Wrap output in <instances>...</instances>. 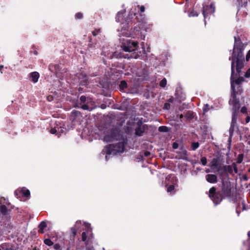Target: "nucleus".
Instances as JSON below:
<instances>
[{"instance_id":"f257e3e1","label":"nucleus","mask_w":250,"mask_h":250,"mask_svg":"<svg viewBox=\"0 0 250 250\" xmlns=\"http://www.w3.org/2000/svg\"><path fill=\"white\" fill-rule=\"evenodd\" d=\"M234 43L231 56L229 60L231 62V98L232 94L234 92L235 98L237 94H241L243 92L241 84L245 81L244 77L240 76L242 75V69L244 66L245 57L243 51L245 45L242 42L239 37H234Z\"/></svg>"},{"instance_id":"f03ea898","label":"nucleus","mask_w":250,"mask_h":250,"mask_svg":"<svg viewBox=\"0 0 250 250\" xmlns=\"http://www.w3.org/2000/svg\"><path fill=\"white\" fill-rule=\"evenodd\" d=\"M139 17H136L138 23H135L131 20L123 22L120 29H118V32H120L119 35L126 37H131L133 38H140L144 40L145 36L143 34V32L146 31V22L141 14H139Z\"/></svg>"},{"instance_id":"7ed1b4c3","label":"nucleus","mask_w":250,"mask_h":250,"mask_svg":"<svg viewBox=\"0 0 250 250\" xmlns=\"http://www.w3.org/2000/svg\"><path fill=\"white\" fill-rule=\"evenodd\" d=\"M121 47L125 52H128V54L123 53V58L130 59H137L141 56V52L137 51L138 42L131 39H124L122 40Z\"/></svg>"},{"instance_id":"20e7f679","label":"nucleus","mask_w":250,"mask_h":250,"mask_svg":"<svg viewBox=\"0 0 250 250\" xmlns=\"http://www.w3.org/2000/svg\"><path fill=\"white\" fill-rule=\"evenodd\" d=\"M124 151V144L123 142H119L115 144H110L107 146L103 149L101 155H105V160L107 161L109 159V156L111 155H115L118 153L123 152Z\"/></svg>"},{"instance_id":"39448f33","label":"nucleus","mask_w":250,"mask_h":250,"mask_svg":"<svg viewBox=\"0 0 250 250\" xmlns=\"http://www.w3.org/2000/svg\"><path fill=\"white\" fill-rule=\"evenodd\" d=\"M81 221H77L74 227L71 228L68 237H65L63 241V248L66 250H69L75 245V238L77 234V230L79 229Z\"/></svg>"},{"instance_id":"423d86ee","label":"nucleus","mask_w":250,"mask_h":250,"mask_svg":"<svg viewBox=\"0 0 250 250\" xmlns=\"http://www.w3.org/2000/svg\"><path fill=\"white\" fill-rule=\"evenodd\" d=\"M101 55L102 57L103 62L105 65H107L106 59H112L113 58H122L123 56V53L111 50V48L107 47H104L102 49Z\"/></svg>"},{"instance_id":"0eeeda50","label":"nucleus","mask_w":250,"mask_h":250,"mask_svg":"<svg viewBox=\"0 0 250 250\" xmlns=\"http://www.w3.org/2000/svg\"><path fill=\"white\" fill-rule=\"evenodd\" d=\"M84 224L87 229L82 234V241L84 242L86 247V250H92L90 245L92 243L94 237L92 233L91 229L90 228V224L86 223H84Z\"/></svg>"},{"instance_id":"6e6552de","label":"nucleus","mask_w":250,"mask_h":250,"mask_svg":"<svg viewBox=\"0 0 250 250\" xmlns=\"http://www.w3.org/2000/svg\"><path fill=\"white\" fill-rule=\"evenodd\" d=\"M229 104L233 106L231 121L237 122V119L240 108L239 100L235 98L234 92L232 94V99L229 101Z\"/></svg>"},{"instance_id":"1a4fd4ad","label":"nucleus","mask_w":250,"mask_h":250,"mask_svg":"<svg viewBox=\"0 0 250 250\" xmlns=\"http://www.w3.org/2000/svg\"><path fill=\"white\" fill-rule=\"evenodd\" d=\"M209 197L215 206L219 204L223 199V196L219 191H216L215 187L211 188L209 190Z\"/></svg>"},{"instance_id":"9d476101","label":"nucleus","mask_w":250,"mask_h":250,"mask_svg":"<svg viewBox=\"0 0 250 250\" xmlns=\"http://www.w3.org/2000/svg\"><path fill=\"white\" fill-rule=\"evenodd\" d=\"M222 191L224 197H230L231 193V188L230 182L225 181L222 180Z\"/></svg>"},{"instance_id":"9b49d317","label":"nucleus","mask_w":250,"mask_h":250,"mask_svg":"<svg viewBox=\"0 0 250 250\" xmlns=\"http://www.w3.org/2000/svg\"><path fill=\"white\" fill-rule=\"evenodd\" d=\"M215 5L213 3H211L209 5H206L203 7V15L204 17V22L206 24V19L208 17V15L213 14L215 12Z\"/></svg>"},{"instance_id":"f8f14e48","label":"nucleus","mask_w":250,"mask_h":250,"mask_svg":"<svg viewBox=\"0 0 250 250\" xmlns=\"http://www.w3.org/2000/svg\"><path fill=\"white\" fill-rule=\"evenodd\" d=\"M69 118L72 123H80L82 121L83 116L80 111L73 110L71 112Z\"/></svg>"},{"instance_id":"ddd939ff","label":"nucleus","mask_w":250,"mask_h":250,"mask_svg":"<svg viewBox=\"0 0 250 250\" xmlns=\"http://www.w3.org/2000/svg\"><path fill=\"white\" fill-rule=\"evenodd\" d=\"M94 104L95 103L93 100H89V102H87V103L81 105H75L74 107L82 109L84 110L91 111L95 108Z\"/></svg>"},{"instance_id":"4468645a","label":"nucleus","mask_w":250,"mask_h":250,"mask_svg":"<svg viewBox=\"0 0 250 250\" xmlns=\"http://www.w3.org/2000/svg\"><path fill=\"white\" fill-rule=\"evenodd\" d=\"M138 127L135 128V134L136 136H142L145 130L147 128L146 125H143L141 121L137 123Z\"/></svg>"},{"instance_id":"2eb2a0df","label":"nucleus","mask_w":250,"mask_h":250,"mask_svg":"<svg viewBox=\"0 0 250 250\" xmlns=\"http://www.w3.org/2000/svg\"><path fill=\"white\" fill-rule=\"evenodd\" d=\"M208 166L213 171L221 167L220 159L219 157L213 158L209 163Z\"/></svg>"},{"instance_id":"dca6fc26","label":"nucleus","mask_w":250,"mask_h":250,"mask_svg":"<svg viewBox=\"0 0 250 250\" xmlns=\"http://www.w3.org/2000/svg\"><path fill=\"white\" fill-rule=\"evenodd\" d=\"M118 133V131L116 129H112L110 131V134L105 135L104 137V141L106 142H109L117 139V135Z\"/></svg>"},{"instance_id":"f3484780","label":"nucleus","mask_w":250,"mask_h":250,"mask_svg":"<svg viewBox=\"0 0 250 250\" xmlns=\"http://www.w3.org/2000/svg\"><path fill=\"white\" fill-rule=\"evenodd\" d=\"M78 75L81 85L82 86H86L87 85L88 81L87 76L83 72L78 74Z\"/></svg>"},{"instance_id":"a211bd4d","label":"nucleus","mask_w":250,"mask_h":250,"mask_svg":"<svg viewBox=\"0 0 250 250\" xmlns=\"http://www.w3.org/2000/svg\"><path fill=\"white\" fill-rule=\"evenodd\" d=\"M235 129H238V127L237 125V122H231L230 126L229 129V140H231L233 134V132Z\"/></svg>"},{"instance_id":"6ab92c4d","label":"nucleus","mask_w":250,"mask_h":250,"mask_svg":"<svg viewBox=\"0 0 250 250\" xmlns=\"http://www.w3.org/2000/svg\"><path fill=\"white\" fill-rule=\"evenodd\" d=\"M206 179L209 183L214 184L217 182V177L213 174H208L206 175Z\"/></svg>"},{"instance_id":"aec40b11","label":"nucleus","mask_w":250,"mask_h":250,"mask_svg":"<svg viewBox=\"0 0 250 250\" xmlns=\"http://www.w3.org/2000/svg\"><path fill=\"white\" fill-rule=\"evenodd\" d=\"M89 43L88 44V51L92 52L97 48V43L95 42H92V38L89 37Z\"/></svg>"},{"instance_id":"412c9836","label":"nucleus","mask_w":250,"mask_h":250,"mask_svg":"<svg viewBox=\"0 0 250 250\" xmlns=\"http://www.w3.org/2000/svg\"><path fill=\"white\" fill-rule=\"evenodd\" d=\"M30 77L32 79V81L36 83L38 81L40 77L39 73L37 72H33L29 74Z\"/></svg>"},{"instance_id":"4be33fe9","label":"nucleus","mask_w":250,"mask_h":250,"mask_svg":"<svg viewBox=\"0 0 250 250\" xmlns=\"http://www.w3.org/2000/svg\"><path fill=\"white\" fill-rule=\"evenodd\" d=\"M64 132L63 128L61 126H56L52 128L50 131L51 134H56L57 133H63Z\"/></svg>"},{"instance_id":"5701e85b","label":"nucleus","mask_w":250,"mask_h":250,"mask_svg":"<svg viewBox=\"0 0 250 250\" xmlns=\"http://www.w3.org/2000/svg\"><path fill=\"white\" fill-rule=\"evenodd\" d=\"M179 154V159L186 160L187 158V151L184 149H181V150L178 152Z\"/></svg>"},{"instance_id":"b1692460","label":"nucleus","mask_w":250,"mask_h":250,"mask_svg":"<svg viewBox=\"0 0 250 250\" xmlns=\"http://www.w3.org/2000/svg\"><path fill=\"white\" fill-rule=\"evenodd\" d=\"M89 100H92L91 98H88L84 95L81 96L80 98V103L79 104L81 105L87 103V102H89Z\"/></svg>"},{"instance_id":"393cba45","label":"nucleus","mask_w":250,"mask_h":250,"mask_svg":"<svg viewBox=\"0 0 250 250\" xmlns=\"http://www.w3.org/2000/svg\"><path fill=\"white\" fill-rule=\"evenodd\" d=\"M224 167V171L226 172V174L228 173L232 174L233 172V167L231 165H225Z\"/></svg>"},{"instance_id":"a878e982","label":"nucleus","mask_w":250,"mask_h":250,"mask_svg":"<svg viewBox=\"0 0 250 250\" xmlns=\"http://www.w3.org/2000/svg\"><path fill=\"white\" fill-rule=\"evenodd\" d=\"M125 10H122L118 12L116 16V21L118 22L120 21V18L123 16V15L125 13Z\"/></svg>"},{"instance_id":"bb28decb","label":"nucleus","mask_w":250,"mask_h":250,"mask_svg":"<svg viewBox=\"0 0 250 250\" xmlns=\"http://www.w3.org/2000/svg\"><path fill=\"white\" fill-rule=\"evenodd\" d=\"M47 227V225L45 222L42 221L39 225V231L41 233H43V229Z\"/></svg>"},{"instance_id":"cd10ccee","label":"nucleus","mask_w":250,"mask_h":250,"mask_svg":"<svg viewBox=\"0 0 250 250\" xmlns=\"http://www.w3.org/2000/svg\"><path fill=\"white\" fill-rule=\"evenodd\" d=\"M215 171L218 172L220 177H223L226 174V172H225V171H224V167H223L222 168H221V167H220Z\"/></svg>"},{"instance_id":"c85d7f7f","label":"nucleus","mask_w":250,"mask_h":250,"mask_svg":"<svg viewBox=\"0 0 250 250\" xmlns=\"http://www.w3.org/2000/svg\"><path fill=\"white\" fill-rule=\"evenodd\" d=\"M185 117L187 119L191 120L193 118V113L192 111H188L186 113Z\"/></svg>"},{"instance_id":"c756f323","label":"nucleus","mask_w":250,"mask_h":250,"mask_svg":"<svg viewBox=\"0 0 250 250\" xmlns=\"http://www.w3.org/2000/svg\"><path fill=\"white\" fill-rule=\"evenodd\" d=\"M0 210L2 214L6 215L7 211V208L5 206L1 205L0 207Z\"/></svg>"},{"instance_id":"7c9ffc66","label":"nucleus","mask_w":250,"mask_h":250,"mask_svg":"<svg viewBox=\"0 0 250 250\" xmlns=\"http://www.w3.org/2000/svg\"><path fill=\"white\" fill-rule=\"evenodd\" d=\"M158 130L161 132H167L168 131V129L166 126H161L159 127Z\"/></svg>"},{"instance_id":"2f4dec72","label":"nucleus","mask_w":250,"mask_h":250,"mask_svg":"<svg viewBox=\"0 0 250 250\" xmlns=\"http://www.w3.org/2000/svg\"><path fill=\"white\" fill-rule=\"evenodd\" d=\"M199 146V144L198 142H193L191 144V149L192 150H195Z\"/></svg>"},{"instance_id":"473e14b6","label":"nucleus","mask_w":250,"mask_h":250,"mask_svg":"<svg viewBox=\"0 0 250 250\" xmlns=\"http://www.w3.org/2000/svg\"><path fill=\"white\" fill-rule=\"evenodd\" d=\"M21 192L22 195L25 197H28L30 196V193L28 189L21 190Z\"/></svg>"},{"instance_id":"72a5a7b5","label":"nucleus","mask_w":250,"mask_h":250,"mask_svg":"<svg viewBox=\"0 0 250 250\" xmlns=\"http://www.w3.org/2000/svg\"><path fill=\"white\" fill-rule=\"evenodd\" d=\"M167 81L166 78L163 79L160 82V86L161 87H165L167 84Z\"/></svg>"},{"instance_id":"f704fd0d","label":"nucleus","mask_w":250,"mask_h":250,"mask_svg":"<svg viewBox=\"0 0 250 250\" xmlns=\"http://www.w3.org/2000/svg\"><path fill=\"white\" fill-rule=\"evenodd\" d=\"M127 87V83L125 81H122L120 84V87L121 89H124Z\"/></svg>"},{"instance_id":"c9c22d12","label":"nucleus","mask_w":250,"mask_h":250,"mask_svg":"<svg viewBox=\"0 0 250 250\" xmlns=\"http://www.w3.org/2000/svg\"><path fill=\"white\" fill-rule=\"evenodd\" d=\"M44 243L45 245L51 246L53 244V242L49 239H45L44 241Z\"/></svg>"},{"instance_id":"e433bc0d","label":"nucleus","mask_w":250,"mask_h":250,"mask_svg":"<svg viewBox=\"0 0 250 250\" xmlns=\"http://www.w3.org/2000/svg\"><path fill=\"white\" fill-rule=\"evenodd\" d=\"M54 68L55 69V71L57 73L61 72V70L62 69V67H61V65L59 64H56L54 65Z\"/></svg>"},{"instance_id":"4c0bfd02","label":"nucleus","mask_w":250,"mask_h":250,"mask_svg":"<svg viewBox=\"0 0 250 250\" xmlns=\"http://www.w3.org/2000/svg\"><path fill=\"white\" fill-rule=\"evenodd\" d=\"M201 162L202 165L204 166H206L207 164V159L205 157H202L201 159Z\"/></svg>"},{"instance_id":"58836bf2","label":"nucleus","mask_w":250,"mask_h":250,"mask_svg":"<svg viewBox=\"0 0 250 250\" xmlns=\"http://www.w3.org/2000/svg\"><path fill=\"white\" fill-rule=\"evenodd\" d=\"M198 16V13L195 11H192L190 12V13L189 14V17H197Z\"/></svg>"},{"instance_id":"ea45409f","label":"nucleus","mask_w":250,"mask_h":250,"mask_svg":"<svg viewBox=\"0 0 250 250\" xmlns=\"http://www.w3.org/2000/svg\"><path fill=\"white\" fill-rule=\"evenodd\" d=\"M243 161V154H240L238 155L237 159V163L238 164H240L242 163Z\"/></svg>"},{"instance_id":"a19ab883","label":"nucleus","mask_w":250,"mask_h":250,"mask_svg":"<svg viewBox=\"0 0 250 250\" xmlns=\"http://www.w3.org/2000/svg\"><path fill=\"white\" fill-rule=\"evenodd\" d=\"M244 76L246 78L250 77V68H249L246 72H245Z\"/></svg>"},{"instance_id":"79ce46f5","label":"nucleus","mask_w":250,"mask_h":250,"mask_svg":"<svg viewBox=\"0 0 250 250\" xmlns=\"http://www.w3.org/2000/svg\"><path fill=\"white\" fill-rule=\"evenodd\" d=\"M101 32V29H95L92 31V33L94 36H97Z\"/></svg>"},{"instance_id":"37998d69","label":"nucleus","mask_w":250,"mask_h":250,"mask_svg":"<svg viewBox=\"0 0 250 250\" xmlns=\"http://www.w3.org/2000/svg\"><path fill=\"white\" fill-rule=\"evenodd\" d=\"M232 166L233 167V170H234V171L235 173H238V169H237V167L236 164L235 163H233L232 164Z\"/></svg>"},{"instance_id":"c03bdc74","label":"nucleus","mask_w":250,"mask_h":250,"mask_svg":"<svg viewBox=\"0 0 250 250\" xmlns=\"http://www.w3.org/2000/svg\"><path fill=\"white\" fill-rule=\"evenodd\" d=\"M247 235L248 236V240L247 243H248V247H249L248 250H250V231H249L248 232Z\"/></svg>"},{"instance_id":"a18cd8bd","label":"nucleus","mask_w":250,"mask_h":250,"mask_svg":"<svg viewBox=\"0 0 250 250\" xmlns=\"http://www.w3.org/2000/svg\"><path fill=\"white\" fill-rule=\"evenodd\" d=\"M170 108V104L169 103H166L164 104V109L168 110Z\"/></svg>"},{"instance_id":"49530a36","label":"nucleus","mask_w":250,"mask_h":250,"mask_svg":"<svg viewBox=\"0 0 250 250\" xmlns=\"http://www.w3.org/2000/svg\"><path fill=\"white\" fill-rule=\"evenodd\" d=\"M174 189V186L173 185L169 186L167 188V191L168 192H170Z\"/></svg>"},{"instance_id":"de8ad7c7","label":"nucleus","mask_w":250,"mask_h":250,"mask_svg":"<svg viewBox=\"0 0 250 250\" xmlns=\"http://www.w3.org/2000/svg\"><path fill=\"white\" fill-rule=\"evenodd\" d=\"M75 18L77 19H81L83 18V14L81 13H77L75 15Z\"/></svg>"},{"instance_id":"09e8293b","label":"nucleus","mask_w":250,"mask_h":250,"mask_svg":"<svg viewBox=\"0 0 250 250\" xmlns=\"http://www.w3.org/2000/svg\"><path fill=\"white\" fill-rule=\"evenodd\" d=\"M250 59V50L248 52L246 56V61L248 62Z\"/></svg>"},{"instance_id":"8fccbe9b","label":"nucleus","mask_w":250,"mask_h":250,"mask_svg":"<svg viewBox=\"0 0 250 250\" xmlns=\"http://www.w3.org/2000/svg\"><path fill=\"white\" fill-rule=\"evenodd\" d=\"M241 112L242 113H247V108L246 106H243L241 109Z\"/></svg>"},{"instance_id":"3c124183","label":"nucleus","mask_w":250,"mask_h":250,"mask_svg":"<svg viewBox=\"0 0 250 250\" xmlns=\"http://www.w3.org/2000/svg\"><path fill=\"white\" fill-rule=\"evenodd\" d=\"M179 145L176 142H174L172 144V148L174 149H176L178 148Z\"/></svg>"},{"instance_id":"603ef678","label":"nucleus","mask_w":250,"mask_h":250,"mask_svg":"<svg viewBox=\"0 0 250 250\" xmlns=\"http://www.w3.org/2000/svg\"><path fill=\"white\" fill-rule=\"evenodd\" d=\"M53 248L55 250H58L60 249V245L59 244H55L54 245Z\"/></svg>"},{"instance_id":"864d4df0","label":"nucleus","mask_w":250,"mask_h":250,"mask_svg":"<svg viewBox=\"0 0 250 250\" xmlns=\"http://www.w3.org/2000/svg\"><path fill=\"white\" fill-rule=\"evenodd\" d=\"M174 101V98L173 97H171L167 100V103H172Z\"/></svg>"},{"instance_id":"5fc2aeb1","label":"nucleus","mask_w":250,"mask_h":250,"mask_svg":"<svg viewBox=\"0 0 250 250\" xmlns=\"http://www.w3.org/2000/svg\"><path fill=\"white\" fill-rule=\"evenodd\" d=\"M145 8L144 6L142 5L140 7V12L143 13L145 11Z\"/></svg>"},{"instance_id":"6e6d98bb","label":"nucleus","mask_w":250,"mask_h":250,"mask_svg":"<svg viewBox=\"0 0 250 250\" xmlns=\"http://www.w3.org/2000/svg\"><path fill=\"white\" fill-rule=\"evenodd\" d=\"M250 121V116H248L246 118V123H249Z\"/></svg>"},{"instance_id":"4d7b16f0","label":"nucleus","mask_w":250,"mask_h":250,"mask_svg":"<svg viewBox=\"0 0 250 250\" xmlns=\"http://www.w3.org/2000/svg\"><path fill=\"white\" fill-rule=\"evenodd\" d=\"M150 154V153L149 151H146L144 153V155L146 157L149 156Z\"/></svg>"},{"instance_id":"13d9d810","label":"nucleus","mask_w":250,"mask_h":250,"mask_svg":"<svg viewBox=\"0 0 250 250\" xmlns=\"http://www.w3.org/2000/svg\"><path fill=\"white\" fill-rule=\"evenodd\" d=\"M242 179L244 181H247L248 180V177L246 175H244L242 177Z\"/></svg>"},{"instance_id":"bf43d9fd","label":"nucleus","mask_w":250,"mask_h":250,"mask_svg":"<svg viewBox=\"0 0 250 250\" xmlns=\"http://www.w3.org/2000/svg\"><path fill=\"white\" fill-rule=\"evenodd\" d=\"M52 99H53V97H52V96H50H50H48V97H47V99H48V100L49 101H51L52 100Z\"/></svg>"},{"instance_id":"052dcab7","label":"nucleus","mask_w":250,"mask_h":250,"mask_svg":"<svg viewBox=\"0 0 250 250\" xmlns=\"http://www.w3.org/2000/svg\"><path fill=\"white\" fill-rule=\"evenodd\" d=\"M236 212L237 214V215L239 216V214L240 213V211H238L237 209H236Z\"/></svg>"},{"instance_id":"680f3d73","label":"nucleus","mask_w":250,"mask_h":250,"mask_svg":"<svg viewBox=\"0 0 250 250\" xmlns=\"http://www.w3.org/2000/svg\"><path fill=\"white\" fill-rule=\"evenodd\" d=\"M183 117H184V116H183V114H180V115H179V118H180V119H182Z\"/></svg>"},{"instance_id":"e2e57ef3","label":"nucleus","mask_w":250,"mask_h":250,"mask_svg":"<svg viewBox=\"0 0 250 250\" xmlns=\"http://www.w3.org/2000/svg\"><path fill=\"white\" fill-rule=\"evenodd\" d=\"M14 194L16 196H18V191L17 190L15 191Z\"/></svg>"},{"instance_id":"0e129e2a","label":"nucleus","mask_w":250,"mask_h":250,"mask_svg":"<svg viewBox=\"0 0 250 250\" xmlns=\"http://www.w3.org/2000/svg\"><path fill=\"white\" fill-rule=\"evenodd\" d=\"M203 111H204V112H207L208 111V109H207L206 108H204L203 109Z\"/></svg>"},{"instance_id":"69168bd1","label":"nucleus","mask_w":250,"mask_h":250,"mask_svg":"<svg viewBox=\"0 0 250 250\" xmlns=\"http://www.w3.org/2000/svg\"><path fill=\"white\" fill-rule=\"evenodd\" d=\"M209 171H209V169H207V170H206V172L207 173L209 172Z\"/></svg>"},{"instance_id":"338daca9","label":"nucleus","mask_w":250,"mask_h":250,"mask_svg":"<svg viewBox=\"0 0 250 250\" xmlns=\"http://www.w3.org/2000/svg\"><path fill=\"white\" fill-rule=\"evenodd\" d=\"M3 250H9L8 248H6L5 249L4 248H2Z\"/></svg>"},{"instance_id":"774afa93","label":"nucleus","mask_w":250,"mask_h":250,"mask_svg":"<svg viewBox=\"0 0 250 250\" xmlns=\"http://www.w3.org/2000/svg\"><path fill=\"white\" fill-rule=\"evenodd\" d=\"M35 54H37V51H35Z\"/></svg>"}]
</instances>
